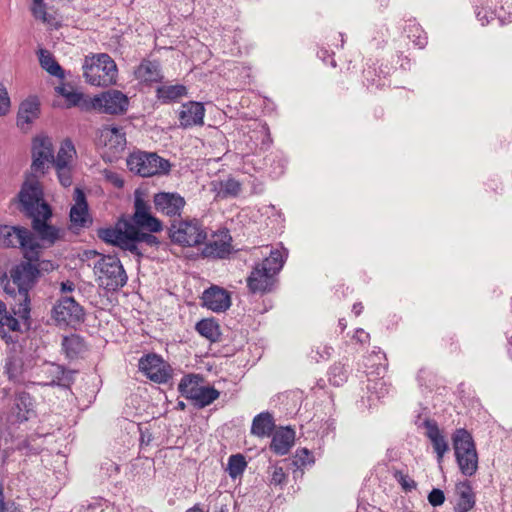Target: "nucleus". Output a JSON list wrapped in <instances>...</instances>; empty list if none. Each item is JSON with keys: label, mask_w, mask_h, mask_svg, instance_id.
Instances as JSON below:
<instances>
[{"label": "nucleus", "mask_w": 512, "mask_h": 512, "mask_svg": "<svg viewBox=\"0 0 512 512\" xmlns=\"http://www.w3.org/2000/svg\"><path fill=\"white\" fill-rule=\"evenodd\" d=\"M457 502L454 506L455 512H469L476 503V496L469 481H463L456 485Z\"/></svg>", "instance_id": "obj_22"}, {"label": "nucleus", "mask_w": 512, "mask_h": 512, "mask_svg": "<svg viewBox=\"0 0 512 512\" xmlns=\"http://www.w3.org/2000/svg\"><path fill=\"white\" fill-rule=\"evenodd\" d=\"M56 175L59 183L63 187H70L73 183V166H55Z\"/></svg>", "instance_id": "obj_41"}, {"label": "nucleus", "mask_w": 512, "mask_h": 512, "mask_svg": "<svg viewBox=\"0 0 512 512\" xmlns=\"http://www.w3.org/2000/svg\"><path fill=\"white\" fill-rule=\"evenodd\" d=\"M0 512H22V510L15 506L14 503L9 505L5 502L4 497V488L3 485L0 483Z\"/></svg>", "instance_id": "obj_50"}, {"label": "nucleus", "mask_w": 512, "mask_h": 512, "mask_svg": "<svg viewBox=\"0 0 512 512\" xmlns=\"http://www.w3.org/2000/svg\"><path fill=\"white\" fill-rule=\"evenodd\" d=\"M178 407H179L180 409H184V408H185V404H184L183 402H179V403H178Z\"/></svg>", "instance_id": "obj_64"}, {"label": "nucleus", "mask_w": 512, "mask_h": 512, "mask_svg": "<svg viewBox=\"0 0 512 512\" xmlns=\"http://www.w3.org/2000/svg\"><path fill=\"white\" fill-rule=\"evenodd\" d=\"M353 338L359 343H367L370 340L369 333L365 332L362 328H358L355 331Z\"/></svg>", "instance_id": "obj_55"}, {"label": "nucleus", "mask_w": 512, "mask_h": 512, "mask_svg": "<svg viewBox=\"0 0 512 512\" xmlns=\"http://www.w3.org/2000/svg\"><path fill=\"white\" fill-rule=\"evenodd\" d=\"M2 327H7L10 331H18L20 329L19 321L12 315L6 313L0 322Z\"/></svg>", "instance_id": "obj_51"}, {"label": "nucleus", "mask_w": 512, "mask_h": 512, "mask_svg": "<svg viewBox=\"0 0 512 512\" xmlns=\"http://www.w3.org/2000/svg\"><path fill=\"white\" fill-rule=\"evenodd\" d=\"M76 156V149L70 139H65L55 156L53 154L52 167L55 166H73L74 158Z\"/></svg>", "instance_id": "obj_30"}, {"label": "nucleus", "mask_w": 512, "mask_h": 512, "mask_svg": "<svg viewBox=\"0 0 512 512\" xmlns=\"http://www.w3.org/2000/svg\"><path fill=\"white\" fill-rule=\"evenodd\" d=\"M33 263H35V265L39 267V273L41 271L49 272L55 269L54 263L50 260H40L38 258V261H33Z\"/></svg>", "instance_id": "obj_53"}, {"label": "nucleus", "mask_w": 512, "mask_h": 512, "mask_svg": "<svg viewBox=\"0 0 512 512\" xmlns=\"http://www.w3.org/2000/svg\"><path fill=\"white\" fill-rule=\"evenodd\" d=\"M407 36L418 48H424L427 44V36L423 29L416 23L409 24L406 28Z\"/></svg>", "instance_id": "obj_40"}, {"label": "nucleus", "mask_w": 512, "mask_h": 512, "mask_svg": "<svg viewBox=\"0 0 512 512\" xmlns=\"http://www.w3.org/2000/svg\"><path fill=\"white\" fill-rule=\"evenodd\" d=\"M395 477L401 483L403 488L406 489V490H410L412 488H415V486H416L415 482L412 481V480H409L407 476H405L403 474H400V477H399V472H397L395 474Z\"/></svg>", "instance_id": "obj_54"}, {"label": "nucleus", "mask_w": 512, "mask_h": 512, "mask_svg": "<svg viewBox=\"0 0 512 512\" xmlns=\"http://www.w3.org/2000/svg\"><path fill=\"white\" fill-rule=\"evenodd\" d=\"M205 108L199 102L190 101L183 104L179 112L180 126L183 128L202 125Z\"/></svg>", "instance_id": "obj_21"}, {"label": "nucleus", "mask_w": 512, "mask_h": 512, "mask_svg": "<svg viewBox=\"0 0 512 512\" xmlns=\"http://www.w3.org/2000/svg\"><path fill=\"white\" fill-rule=\"evenodd\" d=\"M4 373L8 379L14 383H20L23 380L22 361L15 357H8L5 360Z\"/></svg>", "instance_id": "obj_35"}, {"label": "nucleus", "mask_w": 512, "mask_h": 512, "mask_svg": "<svg viewBox=\"0 0 512 512\" xmlns=\"http://www.w3.org/2000/svg\"><path fill=\"white\" fill-rule=\"evenodd\" d=\"M64 98L67 102V107L81 106L83 94L73 89L70 93L64 94Z\"/></svg>", "instance_id": "obj_48"}, {"label": "nucleus", "mask_w": 512, "mask_h": 512, "mask_svg": "<svg viewBox=\"0 0 512 512\" xmlns=\"http://www.w3.org/2000/svg\"><path fill=\"white\" fill-rule=\"evenodd\" d=\"M457 464L465 476H473L478 469V454L471 434L465 429H457L452 437Z\"/></svg>", "instance_id": "obj_7"}, {"label": "nucleus", "mask_w": 512, "mask_h": 512, "mask_svg": "<svg viewBox=\"0 0 512 512\" xmlns=\"http://www.w3.org/2000/svg\"><path fill=\"white\" fill-rule=\"evenodd\" d=\"M169 237L174 244L196 247L205 242L207 232L198 219H181L173 221L169 228Z\"/></svg>", "instance_id": "obj_9"}, {"label": "nucleus", "mask_w": 512, "mask_h": 512, "mask_svg": "<svg viewBox=\"0 0 512 512\" xmlns=\"http://www.w3.org/2000/svg\"><path fill=\"white\" fill-rule=\"evenodd\" d=\"M58 325H74L84 320V310L72 297H62L52 309Z\"/></svg>", "instance_id": "obj_14"}, {"label": "nucleus", "mask_w": 512, "mask_h": 512, "mask_svg": "<svg viewBox=\"0 0 512 512\" xmlns=\"http://www.w3.org/2000/svg\"><path fill=\"white\" fill-rule=\"evenodd\" d=\"M132 220L135 227L137 245L150 248H158L159 239L152 233L160 232L163 229L162 222L151 214V206L137 191L134 200V214Z\"/></svg>", "instance_id": "obj_4"}, {"label": "nucleus", "mask_w": 512, "mask_h": 512, "mask_svg": "<svg viewBox=\"0 0 512 512\" xmlns=\"http://www.w3.org/2000/svg\"><path fill=\"white\" fill-rule=\"evenodd\" d=\"M295 432L289 427L281 428L272 436L270 449L277 455H285L294 444Z\"/></svg>", "instance_id": "obj_24"}, {"label": "nucleus", "mask_w": 512, "mask_h": 512, "mask_svg": "<svg viewBox=\"0 0 512 512\" xmlns=\"http://www.w3.org/2000/svg\"><path fill=\"white\" fill-rule=\"evenodd\" d=\"M20 211L32 220V228L41 241L52 246L61 238L62 231L47 221L52 216V210L44 201L43 189L36 178L27 179L18 194Z\"/></svg>", "instance_id": "obj_1"}, {"label": "nucleus", "mask_w": 512, "mask_h": 512, "mask_svg": "<svg viewBox=\"0 0 512 512\" xmlns=\"http://www.w3.org/2000/svg\"><path fill=\"white\" fill-rule=\"evenodd\" d=\"M116 246L138 256L143 255V252L137 245L135 227H129L126 231H123Z\"/></svg>", "instance_id": "obj_33"}, {"label": "nucleus", "mask_w": 512, "mask_h": 512, "mask_svg": "<svg viewBox=\"0 0 512 512\" xmlns=\"http://www.w3.org/2000/svg\"><path fill=\"white\" fill-rule=\"evenodd\" d=\"M363 311V305L362 303H355L353 305V308H352V312L356 315V316H359Z\"/></svg>", "instance_id": "obj_60"}, {"label": "nucleus", "mask_w": 512, "mask_h": 512, "mask_svg": "<svg viewBox=\"0 0 512 512\" xmlns=\"http://www.w3.org/2000/svg\"><path fill=\"white\" fill-rule=\"evenodd\" d=\"M135 77L141 82L151 84L163 79L160 65L157 61L143 60L135 70Z\"/></svg>", "instance_id": "obj_25"}, {"label": "nucleus", "mask_w": 512, "mask_h": 512, "mask_svg": "<svg viewBox=\"0 0 512 512\" xmlns=\"http://www.w3.org/2000/svg\"><path fill=\"white\" fill-rule=\"evenodd\" d=\"M476 16L482 26H485L490 21L487 11H479V12H477Z\"/></svg>", "instance_id": "obj_57"}, {"label": "nucleus", "mask_w": 512, "mask_h": 512, "mask_svg": "<svg viewBox=\"0 0 512 512\" xmlns=\"http://www.w3.org/2000/svg\"><path fill=\"white\" fill-rule=\"evenodd\" d=\"M196 331L208 340L215 342L219 339L220 329L213 319H202L196 324Z\"/></svg>", "instance_id": "obj_34"}, {"label": "nucleus", "mask_w": 512, "mask_h": 512, "mask_svg": "<svg viewBox=\"0 0 512 512\" xmlns=\"http://www.w3.org/2000/svg\"><path fill=\"white\" fill-rule=\"evenodd\" d=\"M86 255L99 256L94 264V272L100 287L108 291H116L127 283V274L116 256L100 255L94 250L86 252Z\"/></svg>", "instance_id": "obj_5"}, {"label": "nucleus", "mask_w": 512, "mask_h": 512, "mask_svg": "<svg viewBox=\"0 0 512 512\" xmlns=\"http://www.w3.org/2000/svg\"><path fill=\"white\" fill-rule=\"evenodd\" d=\"M312 463H314V458L308 449L302 448L296 451L293 457V465L295 467L302 468Z\"/></svg>", "instance_id": "obj_43"}, {"label": "nucleus", "mask_w": 512, "mask_h": 512, "mask_svg": "<svg viewBox=\"0 0 512 512\" xmlns=\"http://www.w3.org/2000/svg\"><path fill=\"white\" fill-rule=\"evenodd\" d=\"M203 305L214 312H224L231 306L228 292L218 286H211L202 295Z\"/></svg>", "instance_id": "obj_19"}, {"label": "nucleus", "mask_w": 512, "mask_h": 512, "mask_svg": "<svg viewBox=\"0 0 512 512\" xmlns=\"http://www.w3.org/2000/svg\"><path fill=\"white\" fill-rule=\"evenodd\" d=\"M83 75L87 83L106 87L116 82L117 66L108 54H100L95 63L85 67Z\"/></svg>", "instance_id": "obj_11"}, {"label": "nucleus", "mask_w": 512, "mask_h": 512, "mask_svg": "<svg viewBox=\"0 0 512 512\" xmlns=\"http://www.w3.org/2000/svg\"><path fill=\"white\" fill-rule=\"evenodd\" d=\"M72 90H73V88L68 85H62V86L56 87L57 93L63 97H64V94L70 93Z\"/></svg>", "instance_id": "obj_59"}, {"label": "nucleus", "mask_w": 512, "mask_h": 512, "mask_svg": "<svg viewBox=\"0 0 512 512\" xmlns=\"http://www.w3.org/2000/svg\"><path fill=\"white\" fill-rule=\"evenodd\" d=\"M152 441V434L148 431H142L140 436V444L141 446L146 445L148 446Z\"/></svg>", "instance_id": "obj_56"}, {"label": "nucleus", "mask_w": 512, "mask_h": 512, "mask_svg": "<svg viewBox=\"0 0 512 512\" xmlns=\"http://www.w3.org/2000/svg\"><path fill=\"white\" fill-rule=\"evenodd\" d=\"M15 405L19 411L27 410L28 406L31 405L30 395L26 392H20L16 395Z\"/></svg>", "instance_id": "obj_49"}, {"label": "nucleus", "mask_w": 512, "mask_h": 512, "mask_svg": "<svg viewBox=\"0 0 512 512\" xmlns=\"http://www.w3.org/2000/svg\"><path fill=\"white\" fill-rule=\"evenodd\" d=\"M156 98L162 104L177 102L188 93L187 87L182 84L165 83L156 88Z\"/></svg>", "instance_id": "obj_26"}, {"label": "nucleus", "mask_w": 512, "mask_h": 512, "mask_svg": "<svg viewBox=\"0 0 512 512\" xmlns=\"http://www.w3.org/2000/svg\"><path fill=\"white\" fill-rule=\"evenodd\" d=\"M231 253V236L228 232L215 234L213 239L205 244L202 255L208 258L223 259Z\"/></svg>", "instance_id": "obj_20"}, {"label": "nucleus", "mask_w": 512, "mask_h": 512, "mask_svg": "<svg viewBox=\"0 0 512 512\" xmlns=\"http://www.w3.org/2000/svg\"><path fill=\"white\" fill-rule=\"evenodd\" d=\"M241 192V183L234 178H228L219 184L218 196L221 198L236 197Z\"/></svg>", "instance_id": "obj_38"}, {"label": "nucleus", "mask_w": 512, "mask_h": 512, "mask_svg": "<svg viewBox=\"0 0 512 512\" xmlns=\"http://www.w3.org/2000/svg\"><path fill=\"white\" fill-rule=\"evenodd\" d=\"M40 66L46 70L50 75L57 78H64V70L55 60L51 52L46 49L40 48L37 52Z\"/></svg>", "instance_id": "obj_32"}, {"label": "nucleus", "mask_w": 512, "mask_h": 512, "mask_svg": "<svg viewBox=\"0 0 512 512\" xmlns=\"http://www.w3.org/2000/svg\"><path fill=\"white\" fill-rule=\"evenodd\" d=\"M122 232L121 229L117 228H102L98 230V237L104 242L116 246Z\"/></svg>", "instance_id": "obj_42"}, {"label": "nucleus", "mask_w": 512, "mask_h": 512, "mask_svg": "<svg viewBox=\"0 0 512 512\" xmlns=\"http://www.w3.org/2000/svg\"><path fill=\"white\" fill-rule=\"evenodd\" d=\"M333 352V348L328 345L320 344L313 348L309 354V357L311 360L315 362H319L321 360H327L330 358L331 354Z\"/></svg>", "instance_id": "obj_44"}, {"label": "nucleus", "mask_w": 512, "mask_h": 512, "mask_svg": "<svg viewBox=\"0 0 512 512\" xmlns=\"http://www.w3.org/2000/svg\"><path fill=\"white\" fill-rule=\"evenodd\" d=\"M287 253L278 249L271 250L268 257L256 264L247 277V287L253 294H265L273 290L276 275L282 269Z\"/></svg>", "instance_id": "obj_3"}, {"label": "nucleus", "mask_w": 512, "mask_h": 512, "mask_svg": "<svg viewBox=\"0 0 512 512\" xmlns=\"http://www.w3.org/2000/svg\"><path fill=\"white\" fill-rule=\"evenodd\" d=\"M75 286L73 282L66 281L61 283V291L62 292H72L74 290Z\"/></svg>", "instance_id": "obj_58"}, {"label": "nucleus", "mask_w": 512, "mask_h": 512, "mask_svg": "<svg viewBox=\"0 0 512 512\" xmlns=\"http://www.w3.org/2000/svg\"><path fill=\"white\" fill-rule=\"evenodd\" d=\"M61 344L62 350L69 359H75L86 351L84 339L77 334L64 336Z\"/></svg>", "instance_id": "obj_29"}, {"label": "nucleus", "mask_w": 512, "mask_h": 512, "mask_svg": "<svg viewBox=\"0 0 512 512\" xmlns=\"http://www.w3.org/2000/svg\"><path fill=\"white\" fill-rule=\"evenodd\" d=\"M424 425L426 427V436L431 441L433 449L437 454V460L440 463L445 453L449 450L448 442L435 421L426 420Z\"/></svg>", "instance_id": "obj_23"}, {"label": "nucleus", "mask_w": 512, "mask_h": 512, "mask_svg": "<svg viewBox=\"0 0 512 512\" xmlns=\"http://www.w3.org/2000/svg\"><path fill=\"white\" fill-rule=\"evenodd\" d=\"M50 372L55 377L50 385L68 387L73 381V372L65 370L64 367L60 365H52Z\"/></svg>", "instance_id": "obj_37"}, {"label": "nucleus", "mask_w": 512, "mask_h": 512, "mask_svg": "<svg viewBox=\"0 0 512 512\" xmlns=\"http://www.w3.org/2000/svg\"><path fill=\"white\" fill-rule=\"evenodd\" d=\"M155 210L165 216H180L186 205L184 197L177 192H158L153 196Z\"/></svg>", "instance_id": "obj_16"}, {"label": "nucleus", "mask_w": 512, "mask_h": 512, "mask_svg": "<svg viewBox=\"0 0 512 512\" xmlns=\"http://www.w3.org/2000/svg\"><path fill=\"white\" fill-rule=\"evenodd\" d=\"M0 247H20L26 259H35L42 246L25 227L0 225Z\"/></svg>", "instance_id": "obj_8"}, {"label": "nucleus", "mask_w": 512, "mask_h": 512, "mask_svg": "<svg viewBox=\"0 0 512 512\" xmlns=\"http://www.w3.org/2000/svg\"><path fill=\"white\" fill-rule=\"evenodd\" d=\"M30 10L36 20L43 22L51 28H59L60 24L56 17L47 12V5L44 0H32Z\"/></svg>", "instance_id": "obj_31"}, {"label": "nucleus", "mask_w": 512, "mask_h": 512, "mask_svg": "<svg viewBox=\"0 0 512 512\" xmlns=\"http://www.w3.org/2000/svg\"><path fill=\"white\" fill-rule=\"evenodd\" d=\"M105 177L117 188H122L124 185L123 179L115 172L106 171Z\"/></svg>", "instance_id": "obj_52"}, {"label": "nucleus", "mask_w": 512, "mask_h": 512, "mask_svg": "<svg viewBox=\"0 0 512 512\" xmlns=\"http://www.w3.org/2000/svg\"><path fill=\"white\" fill-rule=\"evenodd\" d=\"M428 501L434 507L442 505L445 501L444 492L441 489H432L428 495Z\"/></svg>", "instance_id": "obj_47"}, {"label": "nucleus", "mask_w": 512, "mask_h": 512, "mask_svg": "<svg viewBox=\"0 0 512 512\" xmlns=\"http://www.w3.org/2000/svg\"><path fill=\"white\" fill-rule=\"evenodd\" d=\"M10 97L3 83H0V116H4L9 112Z\"/></svg>", "instance_id": "obj_46"}, {"label": "nucleus", "mask_w": 512, "mask_h": 512, "mask_svg": "<svg viewBox=\"0 0 512 512\" xmlns=\"http://www.w3.org/2000/svg\"><path fill=\"white\" fill-rule=\"evenodd\" d=\"M74 205L70 209L71 225L75 228H86L92 224L85 193L80 188L74 190Z\"/></svg>", "instance_id": "obj_17"}, {"label": "nucleus", "mask_w": 512, "mask_h": 512, "mask_svg": "<svg viewBox=\"0 0 512 512\" xmlns=\"http://www.w3.org/2000/svg\"><path fill=\"white\" fill-rule=\"evenodd\" d=\"M275 428L273 416L269 412H262L254 417L251 433L258 437L270 436Z\"/></svg>", "instance_id": "obj_28"}, {"label": "nucleus", "mask_w": 512, "mask_h": 512, "mask_svg": "<svg viewBox=\"0 0 512 512\" xmlns=\"http://www.w3.org/2000/svg\"><path fill=\"white\" fill-rule=\"evenodd\" d=\"M128 169L142 177L168 174L171 165L168 160L153 152L137 151L127 158Z\"/></svg>", "instance_id": "obj_10"}, {"label": "nucleus", "mask_w": 512, "mask_h": 512, "mask_svg": "<svg viewBox=\"0 0 512 512\" xmlns=\"http://www.w3.org/2000/svg\"><path fill=\"white\" fill-rule=\"evenodd\" d=\"M329 382L333 386H342L348 379V369L345 364L334 363L329 370Z\"/></svg>", "instance_id": "obj_36"}, {"label": "nucleus", "mask_w": 512, "mask_h": 512, "mask_svg": "<svg viewBox=\"0 0 512 512\" xmlns=\"http://www.w3.org/2000/svg\"><path fill=\"white\" fill-rule=\"evenodd\" d=\"M139 369L152 381L166 383L172 377V369L160 356L148 354L139 360Z\"/></svg>", "instance_id": "obj_15"}, {"label": "nucleus", "mask_w": 512, "mask_h": 512, "mask_svg": "<svg viewBox=\"0 0 512 512\" xmlns=\"http://www.w3.org/2000/svg\"><path fill=\"white\" fill-rule=\"evenodd\" d=\"M38 114L39 103L35 98L23 101L17 115L18 127L25 130L38 117Z\"/></svg>", "instance_id": "obj_27"}, {"label": "nucleus", "mask_w": 512, "mask_h": 512, "mask_svg": "<svg viewBox=\"0 0 512 512\" xmlns=\"http://www.w3.org/2000/svg\"><path fill=\"white\" fill-rule=\"evenodd\" d=\"M205 379L200 374H187L178 384V391L183 397L192 401L197 408H204L212 404L220 396L214 387L204 385Z\"/></svg>", "instance_id": "obj_6"}, {"label": "nucleus", "mask_w": 512, "mask_h": 512, "mask_svg": "<svg viewBox=\"0 0 512 512\" xmlns=\"http://www.w3.org/2000/svg\"><path fill=\"white\" fill-rule=\"evenodd\" d=\"M287 482V476L283 471L282 467H272V473L270 477V485L283 487Z\"/></svg>", "instance_id": "obj_45"}, {"label": "nucleus", "mask_w": 512, "mask_h": 512, "mask_svg": "<svg viewBox=\"0 0 512 512\" xmlns=\"http://www.w3.org/2000/svg\"><path fill=\"white\" fill-rule=\"evenodd\" d=\"M91 106L102 113L121 115L127 111L129 99L123 92L110 89L96 95L92 99Z\"/></svg>", "instance_id": "obj_13"}, {"label": "nucleus", "mask_w": 512, "mask_h": 512, "mask_svg": "<svg viewBox=\"0 0 512 512\" xmlns=\"http://www.w3.org/2000/svg\"><path fill=\"white\" fill-rule=\"evenodd\" d=\"M98 141L116 155L126 147V134L121 127L106 125L100 129Z\"/></svg>", "instance_id": "obj_18"}, {"label": "nucleus", "mask_w": 512, "mask_h": 512, "mask_svg": "<svg viewBox=\"0 0 512 512\" xmlns=\"http://www.w3.org/2000/svg\"><path fill=\"white\" fill-rule=\"evenodd\" d=\"M247 462L242 454L231 455L228 459L227 471L231 478L236 479L245 471Z\"/></svg>", "instance_id": "obj_39"}, {"label": "nucleus", "mask_w": 512, "mask_h": 512, "mask_svg": "<svg viewBox=\"0 0 512 512\" xmlns=\"http://www.w3.org/2000/svg\"><path fill=\"white\" fill-rule=\"evenodd\" d=\"M54 148L52 139L45 135H38L32 141L31 170L36 175H45L52 166Z\"/></svg>", "instance_id": "obj_12"}, {"label": "nucleus", "mask_w": 512, "mask_h": 512, "mask_svg": "<svg viewBox=\"0 0 512 512\" xmlns=\"http://www.w3.org/2000/svg\"><path fill=\"white\" fill-rule=\"evenodd\" d=\"M38 252L35 259L22 261L10 270V279L4 284V292L11 297L13 313L23 320L30 317L29 290L39 277V267L33 263L38 261Z\"/></svg>", "instance_id": "obj_2"}, {"label": "nucleus", "mask_w": 512, "mask_h": 512, "mask_svg": "<svg viewBox=\"0 0 512 512\" xmlns=\"http://www.w3.org/2000/svg\"><path fill=\"white\" fill-rule=\"evenodd\" d=\"M339 326L341 328L342 331H344L347 327V323H346V320L345 319H340L339 320Z\"/></svg>", "instance_id": "obj_62"}, {"label": "nucleus", "mask_w": 512, "mask_h": 512, "mask_svg": "<svg viewBox=\"0 0 512 512\" xmlns=\"http://www.w3.org/2000/svg\"><path fill=\"white\" fill-rule=\"evenodd\" d=\"M508 354H509L510 358L512 359V337H511V340L509 341Z\"/></svg>", "instance_id": "obj_63"}, {"label": "nucleus", "mask_w": 512, "mask_h": 512, "mask_svg": "<svg viewBox=\"0 0 512 512\" xmlns=\"http://www.w3.org/2000/svg\"><path fill=\"white\" fill-rule=\"evenodd\" d=\"M186 512H204V510L198 504H196L193 507L186 510Z\"/></svg>", "instance_id": "obj_61"}]
</instances>
